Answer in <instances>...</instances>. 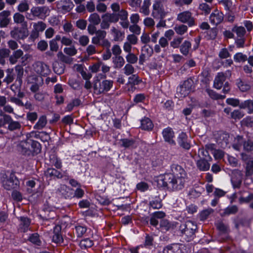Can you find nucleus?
Segmentation results:
<instances>
[{
    "label": "nucleus",
    "instance_id": "5fc2aeb1",
    "mask_svg": "<svg viewBox=\"0 0 253 253\" xmlns=\"http://www.w3.org/2000/svg\"><path fill=\"white\" fill-rule=\"evenodd\" d=\"M126 61L128 62L127 64H133L137 62L138 60V57L134 53L132 52L128 53L126 56Z\"/></svg>",
    "mask_w": 253,
    "mask_h": 253
},
{
    "label": "nucleus",
    "instance_id": "09e8293b",
    "mask_svg": "<svg viewBox=\"0 0 253 253\" xmlns=\"http://www.w3.org/2000/svg\"><path fill=\"white\" fill-rule=\"evenodd\" d=\"M46 174L47 175L50 176H54L58 178L62 177V174L60 171L52 168L48 169L46 171Z\"/></svg>",
    "mask_w": 253,
    "mask_h": 253
},
{
    "label": "nucleus",
    "instance_id": "1a4fd4ad",
    "mask_svg": "<svg viewBox=\"0 0 253 253\" xmlns=\"http://www.w3.org/2000/svg\"><path fill=\"white\" fill-rule=\"evenodd\" d=\"M231 75V71L229 70L227 71L225 73H218L214 80V87L217 89H221L223 85V83L226 79V77L227 76H230Z\"/></svg>",
    "mask_w": 253,
    "mask_h": 253
},
{
    "label": "nucleus",
    "instance_id": "774afa93",
    "mask_svg": "<svg viewBox=\"0 0 253 253\" xmlns=\"http://www.w3.org/2000/svg\"><path fill=\"white\" fill-rule=\"evenodd\" d=\"M183 40V38L177 37L173 39V40L170 42V45L173 48H177L180 46V44L181 43Z\"/></svg>",
    "mask_w": 253,
    "mask_h": 253
},
{
    "label": "nucleus",
    "instance_id": "de8ad7c7",
    "mask_svg": "<svg viewBox=\"0 0 253 253\" xmlns=\"http://www.w3.org/2000/svg\"><path fill=\"white\" fill-rule=\"evenodd\" d=\"M150 206L153 209H160L162 207V201L159 198H156L149 203Z\"/></svg>",
    "mask_w": 253,
    "mask_h": 253
},
{
    "label": "nucleus",
    "instance_id": "13d9d810",
    "mask_svg": "<svg viewBox=\"0 0 253 253\" xmlns=\"http://www.w3.org/2000/svg\"><path fill=\"white\" fill-rule=\"evenodd\" d=\"M244 116V112L240 110H235L231 113V118L234 120H240Z\"/></svg>",
    "mask_w": 253,
    "mask_h": 253
},
{
    "label": "nucleus",
    "instance_id": "3c124183",
    "mask_svg": "<svg viewBox=\"0 0 253 253\" xmlns=\"http://www.w3.org/2000/svg\"><path fill=\"white\" fill-rule=\"evenodd\" d=\"M77 70L81 73V74L85 80H89L91 78V74L84 71L81 65H77Z\"/></svg>",
    "mask_w": 253,
    "mask_h": 253
},
{
    "label": "nucleus",
    "instance_id": "ea45409f",
    "mask_svg": "<svg viewBox=\"0 0 253 253\" xmlns=\"http://www.w3.org/2000/svg\"><path fill=\"white\" fill-rule=\"evenodd\" d=\"M245 140L242 136H237L234 140V143L233 144V147L237 150H239L242 146H243V143L245 142Z\"/></svg>",
    "mask_w": 253,
    "mask_h": 253
},
{
    "label": "nucleus",
    "instance_id": "2eb2a0df",
    "mask_svg": "<svg viewBox=\"0 0 253 253\" xmlns=\"http://www.w3.org/2000/svg\"><path fill=\"white\" fill-rule=\"evenodd\" d=\"M191 83L189 81H185L183 84L177 88V94L179 97L182 98L187 96L191 89Z\"/></svg>",
    "mask_w": 253,
    "mask_h": 253
},
{
    "label": "nucleus",
    "instance_id": "9d476101",
    "mask_svg": "<svg viewBox=\"0 0 253 253\" xmlns=\"http://www.w3.org/2000/svg\"><path fill=\"white\" fill-rule=\"evenodd\" d=\"M31 12L34 16L43 19L49 14L50 9L45 6L33 7L31 9Z\"/></svg>",
    "mask_w": 253,
    "mask_h": 253
},
{
    "label": "nucleus",
    "instance_id": "f704fd0d",
    "mask_svg": "<svg viewBox=\"0 0 253 253\" xmlns=\"http://www.w3.org/2000/svg\"><path fill=\"white\" fill-rule=\"evenodd\" d=\"M191 47V43L188 41H185L180 46V50L184 55H187Z\"/></svg>",
    "mask_w": 253,
    "mask_h": 253
},
{
    "label": "nucleus",
    "instance_id": "b1692460",
    "mask_svg": "<svg viewBox=\"0 0 253 253\" xmlns=\"http://www.w3.org/2000/svg\"><path fill=\"white\" fill-rule=\"evenodd\" d=\"M61 227L59 225L55 226L53 230L52 241L55 243H60L63 241V237L61 234Z\"/></svg>",
    "mask_w": 253,
    "mask_h": 253
},
{
    "label": "nucleus",
    "instance_id": "72a5a7b5",
    "mask_svg": "<svg viewBox=\"0 0 253 253\" xmlns=\"http://www.w3.org/2000/svg\"><path fill=\"white\" fill-rule=\"evenodd\" d=\"M74 6V4L71 0H64L63 4L61 7L62 13H65L70 11Z\"/></svg>",
    "mask_w": 253,
    "mask_h": 253
},
{
    "label": "nucleus",
    "instance_id": "6e6552de",
    "mask_svg": "<svg viewBox=\"0 0 253 253\" xmlns=\"http://www.w3.org/2000/svg\"><path fill=\"white\" fill-rule=\"evenodd\" d=\"M241 159L245 162V175L250 176L253 174V158H250L247 154L242 153L241 154Z\"/></svg>",
    "mask_w": 253,
    "mask_h": 253
},
{
    "label": "nucleus",
    "instance_id": "a878e982",
    "mask_svg": "<svg viewBox=\"0 0 253 253\" xmlns=\"http://www.w3.org/2000/svg\"><path fill=\"white\" fill-rule=\"evenodd\" d=\"M102 19L110 24L111 23H116L118 21L117 14L115 13H106L101 16Z\"/></svg>",
    "mask_w": 253,
    "mask_h": 253
},
{
    "label": "nucleus",
    "instance_id": "dca6fc26",
    "mask_svg": "<svg viewBox=\"0 0 253 253\" xmlns=\"http://www.w3.org/2000/svg\"><path fill=\"white\" fill-rule=\"evenodd\" d=\"M223 17L224 15L221 12L215 9L210 16V21L213 25H217L222 22Z\"/></svg>",
    "mask_w": 253,
    "mask_h": 253
},
{
    "label": "nucleus",
    "instance_id": "4c0bfd02",
    "mask_svg": "<svg viewBox=\"0 0 253 253\" xmlns=\"http://www.w3.org/2000/svg\"><path fill=\"white\" fill-rule=\"evenodd\" d=\"M15 70L17 75L16 81L18 82L20 85L22 82V78L24 73L23 68L21 65H16L15 67Z\"/></svg>",
    "mask_w": 253,
    "mask_h": 253
},
{
    "label": "nucleus",
    "instance_id": "0e129e2a",
    "mask_svg": "<svg viewBox=\"0 0 253 253\" xmlns=\"http://www.w3.org/2000/svg\"><path fill=\"white\" fill-rule=\"evenodd\" d=\"M143 24L147 28L152 29L154 27L155 22L153 18L147 17L144 19Z\"/></svg>",
    "mask_w": 253,
    "mask_h": 253
},
{
    "label": "nucleus",
    "instance_id": "e2e57ef3",
    "mask_svg": "<svg viewBox=\"0 0 253 253\" xmlns=\"http://www.w3.org/2000/svg\"><path fill=\"white\" fill-rule=\"evenodd\" d=\"M29 240L31 243L38 246L40 245L41 244V241L40 239L39 235L37 233L31 234L29 238Z\"/></svg>",
    "mask_w": 253,
    "mask_h": 253
},
{
    "label": "nucleus",
    "instance_id": "a211bd4d",
    "mask_svg": "<svg viewBox=\"0 0 253 253\" xmlns=\"http://www.w3.org/2000/svg\"><path fill=\"white\" fill-rule=\"evenodd\" d=\"M163 136L165 140L170 144H175V141L173 139L174 132L170 127H167L163 131Z\"/></svg>",
    "mask_w": 253,
    "mask_h": 253
},
{
    "label": "nucleus",
    "instance_id": "58836bf2",
    "mask_svg": "<svg viewBox=\"0 0 253 253\" xmlns=\"http://www.w3.org/2000/svg\"><path fill=\"white\" fill-rule=\"evenodd\" d=\"M53 69L54 72L58 74L61 75L64 72L65 66L59 62H55L53 65Z\"/></svg>",
    "mask_w": 253,
    "mask_h": 253
},
{
    "label": "nucleus",
    "instance_id": "f257e3e1",
    "mask_svg": "<svg viewBox=\"0 0 253 253\" xmlns=\"http://www.w3.org/2000/svg\"><path fill=\"white\" fill-rule=\"evenodd\" d=\"M186 177L174 176L170 173L160 175L157 179L160 187H166L174 191L181 190L184 186Z\"/></svg>",
    "mask_w": 253,
    "mask_h": 253
},
{
    "label": "nucleus",
    "instance_id": "a18cd8bd",
    "mask_svg": "<svg viewBox=\"0 0 253 253\" xmlns=\"http://www.w3.org/2000/svg\"><path fill=\"white\" fill-rule=\"evenodd\" d=\"M93 241L88 238L82 240L80 243V246L83 249L90 248L93 246Z\"/></svg>",
    "mask_w": 253,
    "mask_h": 253
},
{
    "label": "nucleus",
    "instance_id": "49530a36",
    "mask_svg": "<svg viewBox=\"0 0 253 253\" xmlns=\"http://www.w3.org/2000/svg\"><path fill=\"white\" fill-rule=\"evenodd\" d=\"M86 232V227L85 226L77 225L75 228V233L78 237H82Z\"/></svg>",
    "mask_w": 253,
    "mask_h": 253
},
{
    "label": "nucleus",
    "instance_id": "603ef678",
    "mask_svg": "<svg viewBox=\"0 0 253 253\" xmlns=\"http://www.w3.org/2000/svg\"><path fill=\"white\" fill-rule=\"evenodd\" d=\"M123 70L126 76L132 75L135 72L134 68L130 64H126Z\"/></svg>",
    "mask_w": 253,
    "mask_h": 253
},
{
    "label": "nucleus",
    "instance_id": "f03ea898",
    "mask_svg": "<svg viewBox=\"0 0 253 253\" xmlns=\"http://www.w3.org/2000/svg\"><path fill=\"white\" fill-rule=\"evenodd\" d=\"M17 149L23 155L29 156L39 153L41 150V146L38 141L27 139L21 141L17 145Z\"/></svg>",
    "mask_w": 253,
    "mask_h": 253
},
{
    "label": "nucleus",
    "instance_id": "4d7b16f0",
    "mask_svg": "<svg viewBox=\"0 0 253 253\" xmlns=\"http://www.w3.org/2000/svg\"><path fill=\"white\" fill-rule=\"evenodd\" d=\"M141 82V80L139 79L138 75L136 74L132 75L128 79V83L132 85H137Z\"/></svg>",
    "mask_w": 253,
    "mask_h": 253
},
{
    "label": "nucleus",
    "instance_id": "bb28decb",
    "mask_svg": "<svg viewBox=\"0 0 253 253\" xmlns=\"http://www.w3.org/2000/svg\"><path fill=\"white\" fill-rule=\"evenodd\" d=\"M20 229L21 231L25 232L29 229L31 221L29 218L26 217H20Z\"/></svg>",
    "mask_w": 253,
    "mask_h": 253
},
{
    "label": "nucleus",
    "instance_id": "4be33fe9",
    "mask_svg": "<svg viewBox=\"0 0 253 253\" xmlns=\"http://www.w3.org/2000/svg\"><path fill=\"white\" fill-rule=\"evenodd\" d=\"M95 34V36L92 38L91 42L93 44L97 45L100 44V42L105 38L107 33L104 30H98Z\"/></svg>",
    "mask_w": 253,
    "mask_h": 253
},
{
    "label": "nucleus",
    "instance_id": "c756f323",
    "mask_svg": "<svg viewBox=\"0 0 253 253\" xmlns=\"http://www.w3.org/2000/svg\"><path fill=\"white\" fill-rule=\"evenodd\" d=\"M141 127L144 130H150L153 128V124L150 119L145 117L141 121Z\"/></svg>",
    "mask_w": 253,
    "mask_h": 253
},
{
    "label": "nucleus",
    "instance_id": "79ce46f5",
    "mask_svg": "<svg viewBox=\"0 0 253 253\" xmlns=\"http://www.w3.org/2000/svg\"><path fill=\"white\" fill-rule=\"evenodd\" d=\"M160 227L163 231H168L173 227V225L167 219L162 220L160 222Z\"/></svg>",
    "mask_w": 253,
    "mask_h": 253
},
{
    "label": "nucleus",
    "instance_id": "a19ab883",
    "mask_svg": "<svg viewBox=\"0 0 253 253\" xmlns=\"http://www.w3.org/2000/svg\"><path fill=\"white\" fill-rule=\"evenodd\" d=\"M13 20L16 24H23L24 23L25 25L27 24L24 16L20 12H16L13 15Z\"/></svg>",
    "mask_w": 253,
    "mask_h": 253
},
{
    "label": "nucleus",
    "instance_id": "cd10ccee",
    "mask_svg": "<svg viewBox=\"0 0 253 253\" xmlns=\"http://www.w3.org/2000/svg\"><path fill=\"white\" fill-rule=\"evenodd\" d=\"M111 33L113 35L114 40L115 41H122L125 33L121 31L115 27H112L111 29Z\"/></svg>",
    "mask_w": 253,
    "mask_h": 253
},
{
    "label": "nucleus",
    "instance_id": "6e6d98bb",
    "mask_svg": "<svg viewBox=\"0 0 253 253\" xmlns=\"http://www.w3.org/2000/svg\"><path fill=\"white\" fill-rule=\"evenodd\" d=\"M174 29L177 34L182 35L187 32L188 27L186 25L182 24L175 26Z\"/></svg>",
    "mask_w": 253,
    "mask_h": 253
},
{
    "label": "nucleus",
    "instance_id": "412c9836",
    "mask_svg": "<svg viewBox=\"0 0 253 253\" xmlns=\"http://www.w3.org/2000/svg\"><path fill=\"white\" fill-rule=\"evenodd\" d=\"M178 144L183 148L188 150L190 148V144L188 142L187 136L185 133L181 132L177 138Z\"/></svg>",
    "mask_w": 253,
    "mask_h": 253
},
{
    "label": "nucleus",
    "instance_id": "37998d69",
    "mask_svg": "<svg viewBox=\"0 0 253 253\" xmlns=\"http://www.w3.org/2000/svg\"><path fill=\"white\" fill-rule=\"evenodd\" d=\"M238 211V209L236 206L233 205L228 207L224 210V211L222 213V215L225 216L226 215L235 214Z\"/></svg>",
    "mask_w": 253,
    "mask_h": 253
},
{
    "label": "nucleus",
    "instance_id": "f3484780",
    "mask_svg": "<svg viewBox=\"0 0 253 253\" xmlns=\"http://www.w3.org/2000/svg\"><path fill=\"white\" fill-rule=\"evenodd\" d=\"M41 216L43 220H48L53 219L56 216L55 211L48 206H45L42 210Z\"/></svg>",
    "mask_w": 253,
    "mask_h": 253
},
{
    "label": "nucleus",
    "instance_id": "f8f14e48",
    "mask_svg": "<svg viewBox=\"0 0 253 253\" xmlns=\"http://www.w3.org/2000/svg\"><path fill=\"white\" fill-rule=\"evenodd\" d=\"M153 53V48L148 45H145L141 48V54L139 58V63L140 65L143 64L146 58L151 57Z\"/></svg>",
    "mask_w": 253,
    "mask_h": 253
},
{
    "label": "nucleus",
    "instance_id": "864d4df0",
    "mask_svg": "<svg viewBox=\"0 0 253 253\" xmlns=\"http://www.w3.org/2000/svg\"><path fill=\"white\" fill-rule=\"evenodd\" d=\"M57 56L59 60L65 63L70 64L73 61L72 58L64 55L61 51L59 52Z\"/></svg>",
    "mask_w": 253,
    "mask_h": 253
},
{
    "label": "nucleus",
    "instance_id": "2f4dec72",
    "mask_svg": "<svg viewBox=\"0 0 253 253\" xmlns=\"http://www.w3.org/2000/svg\"><path fill=\"white\" fill-rule=\"evenodd\" d=\"M46 124V117L44 115H42L39 118L38 121L34 125V128L35 129H42L45 127Z\"/></svg>",
    "mask_w": 253,
    "mask_h": 253
},
{
    "label": "nucleus",
    "instance_id": "680f3d73",
    "mask_svg": "<svg viewBox=\"0 0 253 253\" xmlns=\"http://www.w3.org/2000/svg\"><path fill=\"white\" fill-rule=\"evenodd\" d=\"M207 92L209 95L213 99H222L225 97V95H222L216 93L214 91L211 89H207Z\"/></svg>",
    "mask_w": 253,
    "mask_h": 253
},
{
    "label": "nucleus",
    "instance_id": "39448f33",
    "mask_svg": "<svg viewBox=\"0 0 253 253\" xmlns=\"http://www.w3.org/2000/svg\"><path fill=\"white\" fill-rule=\"evenodd\" d=\"M164 0H156L153 5L152 16L155 18H164L166 15Z\"/></svg>",
    "mask_w": 253,
    "mask_h": 253
},
{
    "label": "nucleus",
    "instance_id": "6ab92c4d",
    "mask_svg": "<svg viewBox=\"0 0 253 253\" xmlns=\"http://www.w3.org/2000/svg\"><path fill=\"white\" fill-rule=\"evenodd\" d=\"M171 174L174 176H184L186 177V173L185 170L181 166L177 164H172L171 166Z\"/></svg>",
    "mask_w": 253,
    "mask_h": 253
},
{
    "label": "nucleus",
    "instance_id": "bf43d9fd",
    "mask_svg": "<svg viewBox=\"0 0 253 253\" xmlns=\"http://www.w3.org/2000/svg\"><path fill=\"white\" fill-rule=\"evenodd\" d=\"M199 9L203 12V13L206 15L209 14L211 11V7L206 3H201L199 6Z\"/></svg>",
    "mask_w": 253,
    "mask_h": 253
},
{
    "label": "nucleus",
    "instance_id": "20e7f679",
    "mask_svg": "<svg viewBox=\"0 0 253 253\" xmlns=\"http://www.w3.org/2000/svg\"><path fill=\"white\" fill-rule=\"evenodd\" d=\"M197 229L196 224L193 221L188 220L180 225L179 230L181 233L187 237V240L190 241L193 238Z\"/></svg>",
    "mask_w": 253,
    "mask_h": 253
},
{
    "label": "nucleus",
    "instance_id": "052dcab7",
    "mask_svg": "<svg viewBox=\"0 0 253 253\" xmlns=\"http://www.w3.org/2000/svg\"><path fill=\"white\" fill-rule=\"evenodd\" d=\"M243 149L248 152L253 151V141L250 139L245 140L243 143Z\"/></svg>",
    "mask_w": 253,
    "mask_h": 253
},
{
    "label": "nucleus",
    "instance_id": "8fccbe9b",
    "mask_svg": "<svg viewBox=\"0 0 253 253\" xmlns=\"http://www.w3.org/2000/svg\"><path fill=\"white\" fill-rule=\"evenodd\" d=\"M46 27V24L42 21H39L33 23V29L39 33L43 32L45 29Z\"/></svg>",
    "mask_w": 253,
    "mask_h": 253
},
{
    "label": "nucleus",
    "instance_id": "e433bc0d",
    "mask_svg": "<svg viewBox=\"0 0 253 253\" xmlns=\"http://www.w3.org/2000/svg\"><path fill=\"white\" fill-rule=\"evenodd\" d=\"M121 146L126 148H132L135 144V141L133 139L124 138L120 140Z\"/></svg>",
    "mask_w": 253,
    "mask_h": 253
},
{
    "label": "nucleus",
    "instance_id": "c85d7f7f",
    "mask_svg": "<svg viewBox=\"0 0 253 253\" xmlns=\"http://www.w3.org/2000/svg\"><path fill=\"white\" fill-rule=\"evenodd\" d=\"M241 109H247L248 113L249 114L253 113V100H247L243 102H242L240 105Z\"/></svg>",
    "mask_w": 253,
    "mask_h": 253
},
{
    "label": "nucleus",
    "instance_id": "c03bdc74",
    "mask_svg": "<svg viewBox=\"0 0 253 253\" xmlns=\"http://www.w3.org/2000/svg\"><path fill=\"white\" fill-rule=\"evenodd\" d=\"M81 104V100L76 98L72 100L67 106L66 107V111L68 112H71L73 110L75 107L78 106Z\"/></svg>",
    "mask_w": 253,
    "mask_h": 253
},
{
    "label": "nucleus",
    "instance_id": "473e14b6",
    "mask_svg": "<svg viewBox=\"0 0 253 253\" xmlns=\"http://www.w3.org/2000/svg\"><path fill=\"white\" fill-rule=\"evenodd\" d=\"M151 5L150 0H144L142 6L140 8L139 12L145 16H147L150 13L149 7Z\"/></svg>",
    "mask_w": 253,
    "mask_h": 253
},
{
    "label": "nucleus",
    "instance_id": "7ed1b4c3",
    "mask_svg": "<svg viewBox=\"0 0 253 253\" xmlns=\"http://www.w3.org/2000/svg\"><path fill=\"white\" fill-rule=\"evenodd\" d=\"M113 85V81L108 80L101 81L97 79L93 82L94 93L97 95L105 93L110 90Z\"/></svg>",
    "mask_w": 253,
    "mask_h": 253
},
{
    "label": "nucleus",
    "instance_id": "ddd939ff",
    "mask_svg": "<svg viewBox=\"0 0 253 253\" xmlns=\"http://www.w3.org/2000/svg\"><path fill=\"white\" fill-rule=\"evenodd\" d=\"M34 71L41 76H45L49 72V67L45 63L42 62H37L34 65Z\"/></svg>",
    "mask_w": 253,
    "mask_h": 253
},
{
    "label": "nucleus",
    "instance_id": "7c9ffc66",
    "mask_svg": "<svg viewBox=\"0 0 253 253\" xmlns=\"http://www.w3.org/2000/svg\"><path fill=\"white\" fill-rule=\"evenodd\" d=\"M113 63L114 64V67L115 69H120L125 64V61L124 58L120 56H114L113 57Z\"/></svg>",
    "mask_w": 253,
    "mask_h": 253
},
{
    "label": "nucleus",
    "instance_id": "393cba45",
    "mask_svg": "<svg viewBox=\"0 0 253 253\" xmlns=\"http://www.w3.org/2000/svg\"><path fill=\"white\" fill-rule=\"evenodd\" d=\"M58 191L60 194L64 196L65 198L72 197L73 195L72 190L65 185H61Z\"/></svg>",
    "mask_w": 253,
    "mask_h": 253
},
{
    "label": "nucleus",
    "instance_id": "c9c22d12",
    "mask_svg": "<svg viewBox=\"0 0 253 253\" xmlns=\"http://www.w3.org/2000/svg\"><path fill=\"white\" fill-rule=\"evenodd\" d=\"M88 21L94 25H98L101 22V19L98 14L93 13L89 16Z\"/></svg>",
    "mask_w": 253,
    "mask_h": 253
},
{
    "label": "nucleus",
    "instance_id": "5701e85b",
    "mask_svg": "<svg viewBox=\"0 0 253 253\" xmlns=\"http://www.w3.org/2000/svg\"><path fill=\"white\" fill-rule=\"evenodd\" d=\"M196 166L201 171H207L210 169V164L205 158H200L196 161Z\"/></svg>",
    "mask_w": 253,
    "mask_h": 253
},
{
    "label": "nucleus",
    "instance_id": "423d86ee",
    "mask_svg": "<svg viewBox=\"0 0 253 253\" xmlns=\"http://www.w3.org/2000/svg\"><path fill=\"white\" fill-rule=\"evenodd\" d=\"M176 19L182 23H186L189 27L196 25L195 19L192 13L188 10L184 11L177 14Z\"/></svg>",
    "mask_w": 253,
    "mask_h": 253
},
{
    "label": "nucleus",
    "instance_id": "338daca9",
    "mask_svg": "<svg viewBox=\"0 0 253 253\" xmlns=\"http://www.w3.org/2000/svg\"><path fill=\"white\" fill-rule=\"evenodd\" d=\"M129 30L132 34L139 35L141 33V28L137 24H132L129 27Z\"/></svg>",
    "mask_w": 253,
    "mask_h": 253
},
{
    "label": "nucleus",
    "instance_id": "69168bd1",
    "mask_svg": "<svg viewBox=\"0 0 253 253\" xmlns=\"http://www.w3.org/2000/svg\"><path fill=\"white\" fill-rule=\"evenodd\" d=\"M232 31L235 32L237 36L241 38L243 37L246 33L245 29L242 26H235L233 28Z\"/></svg>",
    "mask_w": 253,
    "mask_h": 253
},
{
    "label": "nucleus",
    "instance_id": "9b49d317",
    "mask_svg": "<svg viewBox=\"0 0 253 253\" xmlns=\"http://www.w3.org/2000/svg\"><path fill=\"white\" fill-rule=\"evenodd\" d=\"M2 184L5 189L10 190L17 187L19 181L14 174H11L8 178L3 180Z\"/></svg>",
    "mask_w": 253,
    "mask_h": 253
},
{
    "label": "nucleus",
    "instance_id": "0eeeda50",
    "mask_svg": "<svg viewBox=\"0 0 253 253\" xmlns=\"http://www.w3.org/2000/svg\"><path fill=\"white\" fill-rule=\"evenodd\" d=\"M0 116L4 118L6 124H8L7 129L10 131L19 130L21 127V124L18 122L14 121L11 117L8 115L3 114L1 112Z\"/></svg>",
    "mask_w": 253,
    "mask_h": 253
},
{
    "label": "nucleus",
    "instance_id": "aec40b11",
    "mask_svg": "<svg viewBox=\"0 0 253 253\" xmlns=\"http://www.w3.org/2000/svg\"><path fill=\"white\" fill-rule=\"evenodd\" d=\"M182 245L173 244L167 246L163 251V253H183Z\"/></svg>",
    "mask_w": 253,
    "mask_h": 253
},
{
    "label": "nucleus",
    "instance_id": "4468645a",
    "mask_svg": "<svg viewBox=\"0 0 253 253\" xmlns=\"http://www.w3.org/2000/svg\"><path fill=\"white\" fill-rule=\"evenodd\" d=\"M10 34L12 38L18 41L25 39L28 36V32L26 30L15 27L11 31Z\"/></svg>",
    "mask_w": 253,
    "mask_h": 253
}]
</instances>
